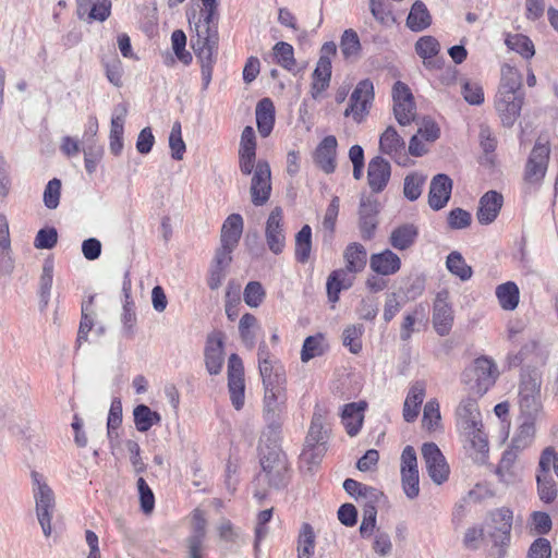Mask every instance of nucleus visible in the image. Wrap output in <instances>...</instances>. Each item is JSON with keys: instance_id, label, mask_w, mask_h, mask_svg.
Listing matches in <instances>:
<instances>
[{"instance_id": "nucleus-51", "label": "nucleus", "mask_w": 558, "mask_h": 558, "mask_svg": "<svg viewBox=\"0 0 558 558\" xmlns=\"http://www.w3.org/2000/svg\"><path fill=\"white\" fill-rule=\"evenodd\" d=\"M369 10L374 19L383 26L389 27L397 21L391 4L385 0H371Z\"/></svg>"}, {"instance_id": "nucleus-45", "label": "nucleus", "mask_w": 558, "mask_h": 558, "mask_svg": "<svg viewBox=\"0 0 558 558\" xmlns=\"http://www.w3.org/2000/svg\"><path fill=\"white\" fill-rule=\"evenodd\" d=\"M101 64L105 68L108 81L114 86H120L122 84L123 69L116 51L112 50L109 54H104L101 57Z\"/></svg>"}, {"instance_id": "nucleus-62", "label": "nucleus", "mask_w": 558, "mask_h": 558, "mask_svg": "<svg viewBox=\"0 0 558 558\" xmlns=\"http://www.w3.org/2000/svg\"><path fill=\"white\" fill-rule=\"evenodd\" d=\"M326 452L325 444H306L303 449L300 459L302 463H305L308 469L313 465H317Z\"/></svg>"}, {"instance_id": "nucleus-16", "label": "nucleus", "mask_w": 558, "mask_h": 558, "mask_svg": "<svg viewBox=\"0 0 558 558\" xmlns=\"http://www.w3.org/2000/svg\"><path fill=\"white\" fill-rule=\"evenodd\" d=\"M494 523L493 531L489 533L495 546H508L511 538L513 514L509 508L502 507L490 513Z\"/></svg>"}, {"instance_id": "nucleus-6", "label": "nucleus", "mask_w": 558, "mask_h": 558, "mask_svg": "<svg viewBox=\"0 0 558 558\" xmlns=\"http://www.w3.org/2000/svg\"><path fill=\"white\" fill-rule=\"evenodd\" d=\"M34 484V498L38 522L45 536L51 534V518L54 509V495L52 489L43 480V475L36 471L32 472Z\"/></svg>"}, {"instance_id": "nucleus-33", "label": "nucleus", "mask_w": 558, "mask_h": 558, "mask_svg": "<svg viewBox=\"0 0 558 558\" xmlns=\"http://www.w3.org/2000/svg\"><path fill=\"white\" fill-rule=\"evenodd\" d=\"M231 262V254L216 251L207 278V284L210 290H217L221 286Z\"/></svg>"}, {"instance_id": "nucleus-63", "label": "nucleus", "mask_w": 558, "mask_h": 558, "mask_svg": "<svg viewBox=\"0 0 558 558\" xmlns=\"http://www.w3.org/2000/svg\"><path fill=\"white\" fill-rule=\"evenodd\" d=\"M58 242V231L54 227L41 228L34 240V246L38 250H51Z\"/></svg>"}, {"instance_id": "nucleus-32", "label": "nucleus", "mask_w": 558, "mask_h": 558, "mask_svg": "<svg viewBox=\"0 0 558 558\" xmlns=\"http://www.w3.org/2000/svg\"><path fill=\"white\" fill-rule=\"evenodd\" d=\"M418 229L413 223H403L396 227L389 236L390 245L398 251L410 248L417 240Z\"/></svg>"}, {"instance_id": "nucleus-25", "label": "nucleus", "mask_w": 558, "mask_h": 558, "mask_svg": "<svg viewBox=\"0 0 558 558\" xmlns=\"http://www.w3.org/2000/svg\"><path fill=\"white\" fill-rule=\"evenodd\" d=\"M367 407L365 401L351 402L342 407L341 423L349 436H356L364 422V411Z\"/></svg>"}, {"instance_id": "nucleus-48", "label": "nucleus", "mask_w": 558, "mask_h": 558, "mask_svg": "<svg viewBox=\"0 0 558 558\" xmlns=\"http://www.w3.org/2000/svg\"><path fill=\"white\" fill-rule=\"evenodd\" d=\"M446 266L452 275L462 281L469 280L473 275L472 267L466 264L462 254L457 251L451 252L447 256Z\"/></svg>"}, {"instance_id": "nucleus-56", "label": "nucleus", "mask_w": 558, "mask_h": 558, "mask_svg": "<svg viewBox=\"0 0 558 558\" xmlns=\"http://www.w3.org/2000/svg\"><path fill=\"white\" fill-rule=\"evenodd\" d=\"M122 423V403L120 398H113L107 420L108 437L110 440L118 438V428Z\"/></svg>"}, {"instance_id": "nucleus-58", "label": "nucleus", "mask_w": 558, "mask_h": 558, "mask_svg": "<svg viewBox=\"0 0 558 558\" xmlns=\"http://www.w3.org/2000/svg\"><path fill=\"white\" fill-rule=\"evenodd\" d=\"M169 147L174 160H182L185 153V143L182 138L181 123L175 121L169 135Z\"/></svg>"}, {"instance_id": "nucleus-44", "label": "nucleus", "mask_w": 558, "mask_h": 558, "mask_svg": "<svg viewBox=\"0 0 558 558\" xmlns=\"http://www.w3.org/2000/svg\"><path fill=\"white\" fill-rule=\"evenodd\" d=\"M425 316L426 306L422 303L415 305L411 312L405 313L400 328V339L402 341H409L414 332L415 323L423 320Z\"/></svg>"}, {"instance_id": "nucleus-4", "label": "nucleus", "mask_w": 558, "mask_h": 558, "mask_svg": "<svg viewBox=\"0 0 558 558\" xmlns=\"http://www.w3.org/2000/svg\"><path fill=\"white\" fill-rule=\"evenodd\" d=\"M497 376L498 369L494 361L487 356H481L464 369L462 381L475 395L482 397L495 384Z\"/></svg>"}, {"instance_id": "nucleus-30", "label": "nucleus", "mask_w": 558, "mask_h": 558, "mask_svg": "<svg viewBox=\"0 0 558 558\" xmlns=\"http://www.w3.org/2000/svg\"><path fill=\"white\" fill-rule=\"evenodd\" d=\"M523 105V96H497L496 110L499 113L502 125L511 128L518 118Z\"/></svg>"}, {"instance_id": "nucleus-64", "label": "nucleus", "mask_w": 558, "mask_h": 558, "mask_svg": "<svg viewBox=\"0 0 558 558\" xmlns=\"http://www.w3.org/2000/svg\"><path fill=\"white\" fill-rule=\"evenodd\" d=\"M440 45L433 36H423L415 44L416 53L424 60L430 59L438 54Z\"/></svg>"}, {"instance_id": "nucleus-55", "label": "nucleus", "mask_w": 558, "mask_h": 558, "mask_svg": "<svg viewBox=\"0 0 558 558\" xmlns=\"http://www.w3.org/2000/svg\"><path fill=\"white\" fill-rule=\"evenodd\" d=\"M343 489L356 500L360 498L366 499L378 497L380 494L376 488L364 485L353 478H347L343 482Z\"/></svg>"}, {"instance_id": "nucleus-41", "label": "nucleus", "mask_w": 558, "mask_h": 558, "mask_svg": "<svg viewBox=\"0 0 558 558\" xmlns=\"http://www.w3.org/2000/svg\"><path fill=\"white\" fill-rule=\"evenodd\" d=\"M340 50L345 60H356L362 51V45L357 33L352 29H345L340 38Z\"/></svg>"}, {"instance_id": "nucleus-57", "label": "nucleus", "mask_w": 558, "mask_h": 558, "mask_svg": "<svg viewBox=\"0 0 558 558\" xmlns=\"http://www.w3.org/2000/svg\"><path fill=\"white\" fill-rule=\"evenodd\" d=\"M256 323V317L250 313H245L239 323L240 337L248 349H253L255 345V333L252 331V328L255 327Z\"/></svg>"}, {"instance_id": "nucleus-24", "label": "nucleus", "mask_w": 558, "mask_h": 558, "mask_svg": "<svg viewBox=\"0 0 558 558\" xmlns=\"http://www.w3.org/2000/svg\"><path fill=\"white\" fill-rule=\"evenodd\" d=\"M337 145V138L333 135H328L315 149L314 161L327 174L336 170Z\"/></svg>"}, {"instance_id": "nucleus-22", "label": "nucleus", "mask_w": 558, "mask_h": 558, "mask_svg": "<svg viewBox=\"0 0 558 558\" xmlns=\"http://www.w3.org/2000/svg\"><path fill=\"white\" fill-rule=\"evenodd\" d=\"M502 205L504 196L501 193L495 190L484 193L478 201L477 221L483 226L493 223L498 217Z\"/></svg>"}, {"instance_id": "nucleus-61", "label": "nucleus", "mask_w": 558, "mask_h": 558, "mask_svg": "<svg viewBox=\"0 0 558 558\" xmlns=\"http://www.w3.org/2000/svg\"><path fill=\"white\" fill-rule=\"evenodd\" d=\"M266 296V291L260 282L250 281L243 292L244 302L250 307H258Z\"/></svg>"}, {"instance_id": "nucleus-5", "label": "nucleus", "mask_w": 558, "mask_h": 558, "mask_svg": "<svg viewBox=\"0 0 558 558\" xmlns=\"http://www.w3.org/2000/svg\"><path fill=\"white\" fill-rule=\"evenodd\" d=\"M541 376L535 369L521 374L519 386V407L523 417L536 418L541 412Z\"/></svg>"}, {"instance_id": "nucleus-28", "label": "nucleus", "mask_w": 558, "mask_h": 558, "mask_svg": "<svg viewBox=\"0 0 558 558\" xmlns=\"http://www.w3.org/2000/svg\"><path fill=\"white\" fill-rule=\"evenodd\" d=\"M206 520L199 510L193 513V530L187 538L189 558H203L204 541L206 536Z\"/></svg>"}, {"instance_id": "nucleus-14", "label": "nucleus", "mask_w": 558, "mask_h": 558, "mask_svg": "<svg viewBox=\"0 0 558 558\" xmlns=\"http://www.w3.org/2000/svg\"><path fill=\"white\" fill-rule=\"evenodd\" d=\"M549 451L541 454L536 473L537 494L545 504L555 501L558 495L556 482L549 472Z\"/></svg>"}, {"instance_id": "nucleus-31", "label": "nucleus", "mask_w": 558, "mask_h": 558, "mask_svg": "<svg viewBox=\"0 0 558 558\" xmlns=\"http://www.w3.org/2000/svg\"><path fill=\"white\" fill-rule=\"evenodd\" d=\"M258 369L264 387H284L286 371L278 359L259 363Z\"/></svg>"}, {"instance_id": "nucleus-2", "label": "nucleus", "mask_w": 558, "mask_h": 558, "mask_svg": "<svg viewBox=\"0 0 558 558\" xmlns=\"http://www.w3.org/2000/svg\"><path fill=\"white\" fill-rule=\"evenodd\" d=\"M344 268L330 272L327 278V295L332 303L339 301L340 292L353 286L355 275L362 272L367 264V251L359 242H352L343 251Z\"/></svg>"}, {"instance_id": "nucleus-15", "label": "nucleus", "mask_w": 558, "mask_h": 558, "mask_svg": "<svg viewBox=\"0 0 558 558\" xmlns=\"http://www.w3.org/2000/svg\"><path fill=\"white\" fill-rule=\"evenodd\" d=\"M379 150L390 156L398 165H407L408 153L405 151V142L393 126H388L380 135Z\"/></svg>"}, {"instance_id": "nucleus-47", "label": "nucleus", "mask_w": 558, "mask_h": 558, "mask_svg": "<svg viewBox=\"0 0 558 558\" xmlns=\"http://www.w3.org/2000/svg\"><path fill=\"white\" fill-rule=\"evenodd\" d=\"M315 551V533L310 523H303L298 539V558H312Z\"/></svg>"}, {"instance_id": "nucleus-9", "label": "nucleus", "mask_w": 558, "mask_h": 558, "mask_svg": "<svg viewBox=\"0 0 558 558\" xmlns=\"http://www.w3.org/2000/svg\"><path fill=\"white\" fill-rule=\"evenodd\" d=\"M265 241L268 250L279 255L284 251L287 234L283 209L276 206L268 215L265 223Z\"/></svg>"}, {"instance_id": "nucleus-20", "label": "nucleus", "mask_w": 558, "mask_h": 558, "mask_svg": "<svg viewBox=\"0 0 558 558\" xmlns=\"http://www.w3.org/2000/svg\"><path fill=\"white\" fill-rule=\"evenodd\" d=\"M456 415L458 424L466 434H474L478 432V426H482L481 412L477 401L473 397H466L461 400L456 410Z\"/></svg>"}, {"instance_id": "nucleus-38", "label": "nucleus", "mask_w": 558, "mask_h": 558, "mask_svg": "<svg viewBox=\"0 0 558 558\" xmlns=\"http://www.w3.org/2000/svg\"><path fill=\"white\" fill-rule=\"evenodd\" d=\"M332 65H326L325 62L317 63L312 74L311 96L314 99L322 97L330 85Z\"/></svg>"}, {"instance_id": "nucleus-8", "label": "nucleus", "mask_w": 558, "mask_h": 558, "mask_svg": "<svg viewBox=\"0 0 558 558\" xmlns=\"http://www.w3.org/2000/svg\"><path fill=\"white\" fill-rule=\"evenodd\" d=\"M549 155L550 147L548 143L536 141L524 167L523 178L525 182L534 185L542 183L547 172Z\"/></svg>"}, {"instance_id": "nucleus-59", "label": "nucleus", "mask_w": 558, "mask_h": 558, "mask_svg": "<svg viewBox=\"0 0 558 558\" xmlns=\"http://www.w3.org/2000/svg\"><path fill=\"white\" fill-rule=\"evenodd\" d=\"M84 163L86 171L92 174L96 171L98 163L104 156V148L96 143L84 144Z\"/></svg>"}, {"instance_id": "nucleus-43", "label": "nucleus", "mask_w": 558, "mask_h": 558, "mask_svg": "<svg viewBox=\"0 0 558 558\" xmlns=\"http://www.w3.org/2000/svg\"><path fill=\"white\" fill-rule=\"evenodd\" d=\"M94 295L88 296V300L84 301L82 303V317L80 322L78 332H77V339L76 344L80 347L84 341L87 340L88 332L92 330L94 326Z\"/></svg>"}, {"instance_id": "nucleus-1", "label": "nucleus", "mask_w": 558, "mask_h": 558, "mask_svg": "<svg viewBox=\"0 0 558 558\" xmlns=\"http://www.w3.org/2000/svg\"><path fill=\"white\" fill-rule=\"evenodd\" d=\"M203 9L196 20V13L189 15L192 31L191 47L201 62L203 87L207 88L218 52V0H201Z\"/></svg>"}, {"instance_id": "nucleus-49", "label": "nucleus", "mask_w": 558, "mask_h": 558, "mask_svg": "<svg viewBox=\"0 0 558 558\" xmlns=\"http://www.w3.org/2000/svg\"><path fill=\"white\" fill-rule=\"evenodd\" d=\"M325 412L316 407L313 413L311 426L306 436V444H325L327 430L324 427Z\"/></svg>"}, {"instance_id": "nucleus-34", "label": "nucleus", "mask_w": 558, "mask_h": 558, "mask_svg": "<svg viewBox=\"0 0 558 558\" xmlns=\"http://www.w3.org/2000/svg\"><path fill=\"white\" fill-rule=\"evenodd\" d=\"M424 397L425 385L424 383L416 381L411 386L403 404V418L405 422H413L417 417Z\"/></svg>"}, {"instance_id": "nucleus-42", "label": "nucleus", "mask_w": 558, "mask_h": 558, "mask_svg": "<svg viewBox=\"0 0 558 558\" xmlns=\"http://www.w3.org/2000/svg\"><path fill=\"white\" fill-rule=\"evenodd\" d=\"M326 351L325 337L323 333H316L305 338L302 350L301 361L307 363L314 357L322 356Z\"/></svg>"}, {"instance_id": "nucleus-26", "label": "nucleus", "mask_w": 558, "mask_h": 558, "mask_svg": "<svg viewBox=\"0 0 558 558\" xmlns=\"http://www.w3.org/2000/svg\"><path fill=\"white\" fill-rule=\"evenodd\" d=\"M545 360L546 357L542 352L539 343L534 339H530L522 345L517 354L509 355L508 363L509 366L512 367H518L523 363L535 367L538 364H544Z\"/></svg>"}, {"instance_id": "nucleus-13", "label": "nucleus", "mask_w": 558, "mask_h": 558, "mask_svg": "<svg viewBox=\"0 0 558 558\" xmlns=\"http://www.w3.org/2000/svg\"><path fill=\"white\" fill-rule=\"evenodd\" d=\"M223 340L225 335L220 330H214L207 336L204 359L207 372L210 375H218L223 366Z\"/></svg>"}, {"instance_id": "nucleus-29", "label": "nucleus", "mask_w": 558, "mask_h": 558, "mask_svg": "<svg viewBox=\"0 0 558 558\" xmlns=\"http://www.w3.org/2000/svg\"><path fill=\"white\" fill-rule=\"evenodd\" d=\"M126 107L124 104H118L112 111L110 126V151L118 156L123 148V132L126 117Z\"/></svg>"}, {"instance_id": "nucleus-27", "label": "nucleus", "mask_w": 558, "mask_h": 558, "mask_svg": "<svg viewBox=\"0 0 558 558\" xmlns=\"http://www.w3.org/2000/svg\"><path fill=\"white\" fill-rule=\"evenodd\" d=\"M369 267L377 275L391 276L400 270L401 259L395 252L386 248L371 255Z\"/></svg>"}, {"instance_id": "nucleus-12", "label": "nucleus", "mask_w": 558, "mask_h": 558, "mask_svg": "<svg viewBox=\"0 0 558 558\" xmlns=\"http://www.w3.org/2000/svg\"><path fill=\"white\" fill-rule=\"evenodd\" d=\"M264 418L269 427L279 428L284 411V387H264Z\"/></svg>"}, {"instance_id": "nucleus-23", "label": "nucleus", "mask_w": 558, "mask_h": 558, "mask_svg": "<svg viewBox=\"0 0 558 558\" xmlns=\"http://www.w3.org/2000/svg\"><path fill=\"white\" fill-rule=\"evenodd\" d=\"M390 163L381 156H376L368 162L367 181L372 192H383L390 180Z\"/></svg>"}, {"instance_id": "nucleus-37", "label": "nucleus", "mask_w": 558, "mask_h": 558, "mask_svg": "<svg viewBox=\"0 0 558 558\" xmlns=\"http://www.w3.org/2000/svg\"><path fill=\"white\" fill-rule=\"evenodd\" d=\"M432 24V15L425 5V3L421 0H416L409 12L407 17V26L412 32H422L429 27Z\"/></svg>"}, {"instance_id": "nucleus-19", "label": "nucleus", "mask_w": 558, "mask_h": 558, "mask_svg": "<svg viewBox=\"0 0 558 558\" xmlns=\"http://www.w3.org/2000/svg\"><path fill=\"white\" fill-rule=\"evenodd\" d=\"M243 232V218L240 214H231L223 221L220 234V247L217 251L231 254L238 246Z\"/></svg>"}, {"instance_id": "nucleus-52", "label": "nucleus", "mask_w": 558, "mask_h": 558, "mask_svg": "<svg viewBox=\"0 0 558 558\" xmlns=\"http://www.w3.org/2000/svg\"><path fill=\"white\" fill-rule=\"evenodd\" d=\"M274 56L276 58L277 63L288 71H292L296 65V60L294 58V49L293 46L286 41H278L274 48Z\"/></svg>"}, {"instance_id": "nucleus-11", "label": "nucleus", "mask_w": 558, "mask_h": 558, "mask_svg": "<svg viewBox=\"0 0 558 558\" xmlns=\"http://www.w3.org/2000/svg\"><path fill=\"white\" fill-rule=\"evenodd\" d=\"M422 456L432 481L437 485L445 483L450 470L438 446L434 442H425L422 446Z\"/></svg>"}, {"instance_id": "nucleus-3", "label": "nucleus", "mask_w": 558, "mask_h": 558, "mask_svg": "<svg viewBox=\"0 0 558 558\" xmlns=\"http://www.w3.org/2000/svg\"><path fill=\"white\" fill-rule=\"evenodd\" d=\"M262 472L257 475V482H266L270 487L282 488L289 482V463L287 456L278 449H269L260 456Z\"/></svg>"}, {"instance_id": "nucleus-60", "label": "nucleus", "mask_w": 558, "mask_h": 558, "mask_svg": "<svg viewBox=\"0 0 558 558\" xmlns=\"http://www.w3.org/2000/svg\"><path fill=\"white\" fill-rule=\"evenodd\" d=\"M172 49L175 57L185 65H189L193 58L192 54L185 50L186 35L181 29H175L171 35Z\"/></svg>"}, {"instance_id": "nucleus-50", "label": "nucleus", "mask_w": 558, "mask_h": 558, "mask_svg": "<svg viewBox=\"0 0 558 558\" xmlns=\"http://www.w3.org/2000/svg\"><path fill=\"white\" fill-rule=\"evenodd\" d=\"M53 281V262L46 259L43 265V272L39 279V298L41 308H45L50 300V292Z\"/></svg>"}, {"instance_id": "nucleus-21", "label": "nucleus", "mask_w": 558, "mask_h": 558, "mask_svg": "<svg viewBox=\"0 0 558 558\" xmlns=\"http://www.w3.org/2000/svg\"><path fill=\"white\" fill-rule=\"evenodd\" d=\"M452 185V180L445 173H438L433 177L428 192V205L432 209L438 211L448 204L451 197Z\"/></svg>"}, {"instance_id": "nucleus-46", "label": "nucleus", "mask_w": 558, "mask_h": 558, "mask_svg": "<svg viewBox=\"0 0 558 558\" xmlns=\"http://www.w3.org/2000/svg\"><path fill=\"white\" fill-rule=\"evenodd\" d=\"M534 421V417H523V422L511 440L513 449L523 450L531 445L535 433Z\"/></svg>"}, {"instance_id": "nucleus-18", "label": "nucleus", "mask_w": 558, "mask_h": 558, "mask_svg": "<svg viewBox=\"0 0 558 558\" xmlns=\"http://www.w3.org/2000/svg\"><path fill=\"white\" fill-rule=\"evenodd\" d=\"M132 283L130 279V272L126 271L124 274L123 282H122V313H121V323H122V331L125 336L132 337L135 335V325H136V306L134 300L132 299Z\"/></svg>"}, {"instance_id": "nucleus-53", "label": "nucleus", "mask_w": 558, "mask_h": 558, "mask_svg": "<svg viewBox=\"0 0 558 558\" xmlns=\"http://www.w3.org/2000/svg\"><path fill=\"white\" fill-rule=\"evenodd\" d=\"M364 330V326L361 324L350 325L343 330L342 342L351 353L359 354L362 351V336Z\"/></svg>"}, {"instance_id": "nucleus-40", "label": "nucleus", "mask_w": 558, "mask_h": 558, "mask_svg": "<svg viewBox=\"0 0 558 558\" xmlns=\"http://www.w3.org/2000/svg\"><path fill=\"white\" fill-rule=\"evenodd\" d=\"M312 252V228L304 225L301 230L295 234V248L294 256L296 262L305 264Z\"/></svg>"}, {"instance_id": "nucleus-54", "label": "nucleus", "mask_w": 558, "mask_h": 558, "mask_svg": "<svg viewBox=\"0 0 558 558\" xmlns=\"http://www.w3.org/2000/svg\"><path fill=\"white\" fill-rule=\"evenodd\" d=\"M426 175L418 173V172H412L409 173L404 178V185H403V194L405 198H408L411 202L416 201L423 191V185L425 184Z\"/></svg>"}, {"instance_id": "nucleus-35", "label": "nucleus", "mask_w": 558, "mask_h": 558, "mask_svg": "<svg viewBox=\"0 0 558 558\" xmlns=\"http://www.w3.org/2000/svg\"><path fill=\"white\" fill-rule=\"evenodd\" d=\"M256 124L262 137L269 136L275 124V106L271 99L263 98L257 102Z\"/></svg>"}, {"instance_id": "nucleus-7", "label": "nucleus", "mask_w": 558, "mask_h": 558, "mask_svg": "<svg viewBox=\"0 0 558 558\" xmlns=\"http://www.w3.org/2000/svg\"><path fill=\"white\" fill-rule=\"evenodd\" d=\"M374 96L373 82L369 78L360 81L350 96L344 117H352L356 123L363 122L369 113Z\"/></svg>"}, {"instance_id": "nucleus-36", "label": "nucleus", "mask_w": 558, "mask_h": 558, "mask_svg": "<svg viewBox=\"0 0 558 558\" xmlns=\"http://www.w3.org/2000/svg\"><path fill=\"white\" fill-rule=\"evenodd\" d=\"M10 251L9 223L5 216L0 215V275H10L14 268Z\"/></svg>"}, {"instance_id": "nucleus-39", "label": "nucleus", "mask_w": 558, "mask_h": 558, "mask_svg": "<svg viewBox=\"0 0 558 558\" xmlns=\"http://www.w3.org/2000/svg\"><path fill=\"white\" fill-rule=\"evenodd\" d=\"M496 296L502 310L513 311L520 299V291L515 282L507 281L496 288Z\"/></svg>"}, {"instance_id": "nucleus-10", "label": "nucleus", "mask_w": 558, "mask_h": 558, "mask_svg": "<svg viewBox=\"0 0 558 558\" xmlns=\"http://www.w3.org/2000/svg\"><path fill=\"white\" fill-rule=\"evenodd\" d=\"M251 201L254 206L265 205L271 194V171L267 160L259 159L251 181Z\"/></svg>"}, {"instance_id": "nucleus-17", "label": "nucleus", "mask_w": 558, "mask_h": 558, "mask_svg": "<svg viewBox=\"0 0 558 558\" xmlns=\"http://www.w3.org/2000/svg\"><path fill=\"white\" fill-rule=\"evenodd\" d=\"M453 325V311L448 302V292L437 293L433 308V326L435 331L444 337L447 336Z\"/></svg>"}]
</instances>
